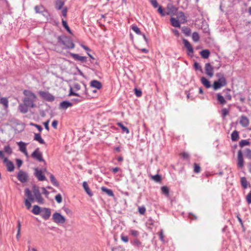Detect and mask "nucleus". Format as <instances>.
Masks as SVG:
<instances>
[{
    "instance_id": "obj_1",
    "label": "nucleus",
    "mask_w": 251,
    "mask_h": 251,
    "mask_svg": "<svg viewBox=\"0 0 251 251\" xmlns=\"http://www.w3.org/2000/svg\"><path fill=\"white\" fill-rule=\"evenodd\" d=\"M58 42L65 46L64 49H72L75 48V45L72 39L66 36H59L57 37Z\"/></svg>"
},
{
    "instance_id": "obj_2",
    "label": "nucleus",
    "mask_w": 251,
    "mask_h": 251,
    "mask_svg": "<svg viewBox=\"0 0 251 251\" xmlns=\"http://www.w3.org/2000/svg\"><path fill=\"white\" fill-rule=\"evenodd\" d=\"M25 195L27 197V199L25 200V204L27 209H29L31 207V202H33L35 201L34 198L32 194L31 191L26 188L25 189Z\"/></svg>"
},
{
    "instance_id": "obj_3",
    "label": "nucleus",
    "mask_w": 251,
    "mask_h": 251,
    "mask_svg": "<svg viewBox=\"0 0 251 251\" xmlns=\"http://www.w3.org/2000/svg\"><path fill=\"white\" fill-rule=\"evenodd\" d=\"M227 84V81L224 76L220 77L218 80L214 81L212 87L215 91H216L221 87L226 86Z\"/></svg>"
},
{
    "instance_id": "obj_4",
    "label": "nucleus",
    "mask_w": 251,
    "mask_h": 251,
    "mask_svg": "<svg viewBox=\"0 0 251 251\" xmlns=\"http://www.w3.org/2000/svg\"><path fill=\"white\" fill-rule=\"evenodd\" d=\"M40 97L48 102H52L55 100V97L48 91H39L38 92Z\"/></svg>"
},
{
    "instance_id": "obj_5",
    "label": "nucleus",
    "mask_w": 251,
    "mask_h": 251,
    "mask_svg": "<svg viewBox=\"0 0 251 251\" xmlns=\"http://www.w3.org/2000/svg\"><path fill=\"white\" fill-rule=\"evenodd\" d=\"M52 221L57 224H63L66 222L65 217L60 213L55 212L52 216Z\"/></svg>"
},
{
    "instance_id": "obj_6",
    "label": "nucleus",
    "mask_w": 251,
    "mask_h": 251,
    "mask_svg": "<svg viewBox=\"0 0 251 251\" xmlns=\"http://www.w3.org/2000/svg\"><path fill=\"white\" fill-rule=\"evenodd\" d=\"M17 179L22 183H26L29 178V175L26 172L20 170L17 174Z\"/></svg>"
},
{
    "instance_id": "obj_7",
    "label": "nucleus",
    "mask_w": 251,
    "mask_h": 251,
    "mask_svg": "<svg viewBox=\"0 0 251 251\" xmlns=\"http://www.w3.org/2000/svg\"><path fill=\"white\" fill-rule=\"evenodd\" d=\"M31 156L32 158L39 162H43L46 164L45 160L43 158L42 153L40 151L39 148H36L31 153Z\"/></svg>"
},
{
    "instance_id": "obj_8",
    "label": "nucleus",
    "mask_w": 251,
    "mask_h": 251,
    "mask_svg": "<svg viewBox=\"0 0 251 251\" xmlns=\"http://www.w3.org/2000/svg\"><path fill=\"white\" fill-rule=\"evenodd\" d=\"M34 175L38 179L39 181H42L46 180V177L44 175L42 169L35 168L34 169Z\"/></svg>"
},
{
    "instance_id": "obj_9",
    "label": "nucleus",
    "mask_w": 251,
    "mask_h": 251,
    "mask_svg": "<svg viewBox=\"0 0 251 251\" xmlns=\"http://www.w3.org/2000/svg\"><path fill=\"white\" fill-rule=\"evenodd\" d=\"M182 42L184 46V47L186 48V49L187 50V54L189 56H192L194 53V49L192 46V45L190 44V43L186 39L183 38L182 39Z\"/></svg>"
},
{
    "instance_id": "obj_10",
    "label": "nucleus",
    "mask_w": 251,
    "mask_h": 251,
    "mask_svg": "<svg viewBox=\"0 0 251 251\" xmlns=\"http://www.w3.org/2000/svg\"><path fill=\"white\" fill-rule=\"evenodd\" d=\"M70 55L73 58L75 61H79L81 63H85L87 61V57L86 56H80L78 54L69 52Z\"/></svg>"
},
{
    "instance_id": "obj_11",
    "label": "nucleus",
    "mask_w": 251,
    "mask_h": 251,
    "mask_svg": "<svg viewBox=\"0 0 251 251\" xmlns=\"http://www.w3.org/2000/svg\"><path fill=\"white\" fill-rule=\"evenodd\" d=\"M167 11L166 12V15L173 16L176 15L177 11V8L174 5L169 4L167 6Z\"/></svg>"
},
{
    "instance_id": "obj_12",
    "label": "nucleus",
    "mask_w": 251,
    "mask_h": 251,
    "mask_svg": "<svg viewBox=\"0 0 251 251\" xmlns=\"http://www.w3.org/2000/svg\"><path fill=\"white\" fill-rule=\"evenodd\" d=\"M237 166L240 168H242L244 166V161L243 154L241 150H239L237 154Z\"/></svg>"
},
{
    "instance_id": "obj_13",
    "label": "nucleus",
    "mask_w": 251,
    "mask_h": 251,
    "mask_svg": "<svg viewBox=\"0 0 251 251\" xmlns=\"http://www.w3.org/2000/svg\"><path fill=\"white\" fill-rule=\"evenodd\" d=\"M205 74L210 77H212L214 74L213 67L211 66L210 63H207L205 65Z\"/></svg>"
},
{
    "instance_id": "obj_14",
    "label": "nucleus",
    "mask_w": 251,
    "mask_h": 251,
    "mask_svg": "<svg viewBox=\"0 0 251 251\" xmlns=\"http://www.w3.org/2000/svg\"><path fill=\"white\" fill-rule=\"evenodd\" d=\"M41 215L42 217L45 220H47L49 219L51 215L50 209L49 208H43Z\"/></svg>"
},
{
    "instance_id": "obj_15",
    "label": "nucleus",
    "mask_w": 251,
    "mask_h": 251,
    "mask_svg": "<svg viewBox=\"0 0 251 251\" xmlns=\"http://www.w3.org/2000/svg\"><path fill=\"white\" fill-rule=\"evenodd\" d=\"M23 94L25 96L24 98L28 99H37L36 95L28 90H25L23 91Z\"/></svg>"
},
{
    "instance_id": "obj_16",
    "label": "nucleus",
    "mask_w": 251,
    "mask_h": 251,
    "mask_svg": "<svg viewBox=\"0 0 251 251\" xmlns=\"http://www.w3.org/2000/svg\"><path fill=\"white\" fill-rule=\"evenodd\" d=\"M36 100V99H28L24 98L23 101L25 104L26 105H27L29 107L33 108L36 107V104L34 103Z\"/></svg>"
},
{
    "instance_id": "obj_17",
    "label": "nucleus",
    "mask_w": 251,
    "mask_h": 251,
    "mask_svg": "<svg viewBox=\"0 0 251 251\" xmlns=\"http://www.w3.org/2000/svg\"><path fill=\"white\" fill-rule=\"evenodd\" d=\"M73 104L68 100H63L59 104V109H66L70 107H72Z\"/></svg>"
},
{
    "instance_id": "obj_18",
    "label": "nucleus",
    "mask_w": 251,
    "mask_h": 251,
    "mask_svg": "<svg viewBox=\"0 0 251 251\" xmlns=\"http://www.w3.org/2000/svg\"><path fill=\"white\" fill-rule=\"evenodd\" d=\"M34 10L36 13H46L47 14H49L48 10L43 5H36L34 7Z\"/></svg>"
},
{
    "instance_id": "obj_19",
    "label": "nucleus",
    "mask_w": 251,
    "mask_h": 251,
    "mask_svg": "<svg viewBox=\"0 0 251 251\" xmlns=\"http://www.w3.org/2000/svg\"><path fill=\"white\" fill-rule=\"evenodd\" d=\"M176 18L181 22V24H185L187 21L185 16L184 13L182 11H179L177 13Z\"/></svg>"
},
{
    "instance_id": "obj_20",
    "label": "nucleus",
    "mask_w": 251,
    "mask_h": 251,
    "mask_svg": "<svg viewBox=\"0 0 251 251\" xmlns=\"http://www.w3.org/2000/svg\"><path fill=\"white\" fill-rule=\"evenodd\" d=\"M90 86L92 88H95L100 90L102 88V85L100 81L97 80H93L90 82Z\"/></svg>"
},
{
    "instance_id": "obj_21",
    "label": "nucleus",
    "mask_w": 251,
    "mask_h": 251,
    "mask_svg": "<svg viewBox=\"0 0 251 251\" xmlns=\"http://www.w3.org/2000/svg\"><path fill=\"white\" fill-rule=\"evenodd\" d=\"M65 4V1L63 0H55L54 2V7L57 10H60L63 8Z\"/></svg>"
},
{
    "instance_id": "obj_22",
    "label": "nucleus",
    "mask_w": 251,
    "mask_h": 251,
    "mask_svg": "<svg viewBox=\"0 0 251 251\" xmlns=\"http://www.w3.org/2000/svg\"><path fill=\"white\" fill-rule=\"evenodd\" d=\"M34 199L39 204H43L45 202V200L42 197L40 191L34 194Z\"/></svg>"
},
{
    "instance_id": "obj_23",
    "label": "nucleus",
    "mask_w": 251,
    "mask_h": 251,
    "mask_svg": "<svg viewBox=\"0 0 251 251\" xmlns=\"http://www.w3.org/2000/svg\"><path fill=\"white\" fill-rule=\"evenodd\" d=\"M170 20L171 24L173 26L179 28H181V22L178 19L174 17H171Z\"/></svg>"
},
{
    "instance_id": "obj_24",
    "label": "nucleus",
    "mask_w": 251,
    "mask_h": 251,
    "mask_svg": "<svg viewBox=\"0 0 251 251\" xmlns=\"http://www.w3.org/2000/svg\"><path fill=\"white\" fill-rule=\"evenodd\" d=\"M201 83L206 88H209L211 87H212V85H211V84L210 81L204 76H202L201 78Z\"/></svg>"
},
{
    "instance_id": "obj_25",
    "label": "nucleus",
    "mask_w": 251,
    "mask_h": 251,
    "mask_svg": "<svg viewBox=\"0 0 251 251\" xmlns=\"http://www.w3.org/2000/svg\"><path fill=\"white\" fill-rule=\"evenodd\" d=\"M28 106L25 103H20L18 106V110L22 113H26L28 111Z\"/></svg>"
},
{
    "instance_id": "obj_26",
    "label": "nucleus",
    "mask_w": 251,
    "mask_h": 251,
    "mask_svg": "<svg viewBox=\"0 0 251 251\" xmlns=\"http://www.w3.org/2000/svg\"><path fill=\"white\" fill-rule=\"evenodd\" d=\"M82 186L83 189H84L85 192L89 197H92L93 195V193L92 192L91 189H90L87 182L86 181H84L82 183Z\"/></svg>"
},
{
    "instance_id": "obj_27",
    "label": "nucleus",
    "mask_w": 251,
    "mask_h": 251,
    "mask_svg": "<svg viewBox=\"0 0 251 251\" xmlns=\"http://www.w3.org/2000/svg\"><path fill=\"white\" fill-rule=\"evenodd\" d=\"M200 54L202 58L207 59L210 56V52L208 50L204 49L200 52Z\"/></svg>"
},
{
    "instance_id": "obj_28",
    "label": "nucleus",
    "mask_w": 251,
    "mask_h": 251,
    "mask_svg": "<svg viewBox=\"0 0 251 251\" xmlns=\"http://www.w3.org/2000/svg\"><path fill=\"white\" fill-rule=\"evenodd\" d=\"M216 97L217 100L220 104L223 105L226 103L225 98L221 95V93H217L216 94Z\"/></svg>"
},
{
    "instance_id": "obj_29",
    "label": "nucleus",
    "mask_w": 251,
    "mask_h": 251,
    "mask_svg": "<svg viewBox=\"0 0 251 251\" xmlns=\"http://www.w3.org/2000/svg\"><path fill=\"white\" fill-rule=\"evenodd\" d=\"M239 139V132L235 130L231 134V139L233 142H236Z\"/></svg>"
},
{
    "instance_id": "obj_30",
    "label": "nucleus",
    "mask_w": 251,
    "mask_h": 251,
    "mask_svg": "<svg viewBox=\"0 0 251 251\" xmlns=\"http://www.w3.org/2000/svg\"><path fill=\"white\" fill-rule=\"evenodd\" d=\"M17 144L19 146L20 151H21L22 152L25 151V150H26L27 144L22 141L18 142L17 143Z\"/></svg>"
},
{
    "instance_id": "obj_31",
    "label": "nucleus",
    "mask_w": 251,
    "mask_h": 251,
    "mask_svg": "<svg viewBox=\"0 0 251 251\" xmlns=\"http://www.w3.org/2000/svg\"><path fill=\"white\" fill-rule=\"evenodd\" d=\"M42 209L39 206L35 205L33 206L31 212L35 215H39L41 213Z\"/></svg>"
},
{
    "instance_id": "obj_32",
    "label": "nucleus",
    "mask_w": 251,
    "mask_h": 251,
    "mask_svg": "<svg viewBox=\"0 0 251 251\" xmlns=\"http://www.w3.org/2000/svg\"><path fill=\"white\" fill-rule=\"evenodd\" d=\"M249 121L248 119L245 116H242L240 121V124L243 126L246 127L249 125Z\"/></svg>"
},
{
    "instance_id": "obj_33",
    "label": "nucleus",
    "mask_w": 251,
    "mask_h": 251,
    "mask_svg": "<svg viewBox=\"0 0 251 251\" xmlns=\"http://www.w3.org/2000/svg\"><path fill=\"white\" fill-rule=\"evenodd\" d=\"M34 140L38 141L41 144H45V142L42 138L40 133H34Z\"/></svg>"
},
{
    "instance_id": "obj_34",
    "label": "nucleus",
    "mask_w": 251,
    "mask_h": 251,
    "mask_svg": "<svg viewBox=\"0 0 251 251\" xmlns=\"http://www.w3.org/2000/svg\"><path fill=\"white\" fill-rule=\"evenodd\" d=\"M101 190L103 192L105 193L109 196L112 197L114 196L113 191L111 189H108L105 187H102L101 188Z\"/></svg>"
},
{
    "instance_id": "obj_35",
    "label": "nucleus",
    "mask_w": 251,
    "mask_h": 251,
    "mask_svg": "<svg viewBox=\"0 0 251 251\" xmlns=\"http://www.w3.org/2000/svg\"><path fill=\"white\" fill-rule=\"evenodd\" d=\"M62 23L63 27L67 31V32L71 34H73L72 30L69 26L67 21L62 19Z\"/></svg>"
},
{
    "instance_id": "obj_36",
    "label": "nucleus",
    "mask_w": 251,
    "mask_h": 251,
    "mask_svg": "<svg viewBox=\"0 0 251 251\" xmlns=\"http://www.w3.org/2000/svg\"><path fill=\"white\" fill-rule=\"evenodd\" d=\"M182 32L186 36H189L191 35V29L188 26H182L180 28Z\"/></svg>"
},
{
    "instance_id": "obj_37",
    "label": "nucleus",
    "mask_w": 251,
    "mask_h": 251,
    "mask_svg": "<svg viewBox=\"0 0 251 251\" xmlns=\"http://www.w3.org/2000/svg\"><path fill=\"white\" fill-rule=\"evenodd\" d=\"M6 166L8 172H13L15 169V166L12 161L9 162L8 163H7Z\"/></svg>"
},
{
    "instance_id": "obj_38",
    "label": "nucleus",
    "mask_w": 251,
    "mask_h": 251,
    "mask_svg": "<svg viewBox=\"0 0 251 251\" xmlns=\"http://www.w3.org/2000/svg\"><path fill=\"white\" fill-rule=\"evenodd\" d=\"M240 182L241 186L244 189H246L248 187V182L245 177H242L241 178Z\"/></svg>"
},
{
    "instance_id": "obj_39",
    "label": "nucleus",
    "mask_w": 251,
    "mask_h": 251,
    "mask_svg": "<svg viewBox=\"0 0 251 251\" xmlns=\"http://www.w3.org/2000/svg\"><path fill=\"white\" fill-rule=\"evenodd\" d=\"M117 125L121 128L122 131L123 132H126V134H128L129 133V129H128V128L125 126L121 122H118L117 123Z\"/></svg>"
},
{
    "instance_id": "obj_40",
    "label": "nucleus",
    "mask_w": 251,
    "mask_h": 251,
    "mask_svg": "<svg viewBox=\"0 0 251 251\" xmlns=\"http://www.w3.org/2000/svg\"><path fill=\"white\" fill-rule=\"evenodd\" d=\"M151 179L156 182H160L162 180L161 176L156 174L154 176H151Z\"/></svg>"
},
{
    "instance_id": "obj_41",
    "label": "nucleus",
    "mask_w": 251,
    "mask_h": 251,
    "mask_svg": "<svg viewBox=\"0 0 251 251\" xmlns=\"http://www.w3.org/2000/svg\"><path fill=\"white\" fill-rule=\"evenodd\" d=\"M0 103L3 104L5 108H7L8 106V100L7 98L6 97L1 98L0 100Z\"/></svg>"
},
{
    "instance_id": "obj_42",
    "label": "nucleus",
    "mask_w": 251,
    "mask_h": 251,
    "mask_svg": "<svg viewBox=\"0 0 251 251\" xmlns=\"http://www.w3.org/2000/svg\"><path fill=\"white\" fill-rule=\"evenodd\" d=\"M157 8V12L162 17H164L166 15V12L162 6L159 5Z\"/></svg>"
},
{
    "instance_id": "obj_43",
    "label": "nucleus",
    "mask_w": 251,
    "mask_h": 251,
    "mask_svg": "<svg viewBox=\"0 0 251 251\" xmlns=\"http://www.w3.org/2000/svg\"><path fill=\"white\" fill-rule=\"evenodd\" d=\"M50 180L52 184L56 187H58L59 186V182L56 180L54 176L51 174L50 176Z\"/></svg>"
},
{
    "instance_id": "obj_44",
    "label": "nucleus",
    "mask_w": 251,
    "mask_h": 251,
    "mask_svg": "<svg viewBox=\"0 0 251 251\" xmlns=\"http://www.w3.org/2000/svg\"><path fill=\"white\" fill-rule=\"evenodd\" d=\"M251 144L250 142L247 140H241L239 142V146L241 148H243L246 146H249Z\"/></svg>"
},
{
    "instance_id": "obj_45",
    "label": "nucleus",
    "mask_w": 251,
    "mask_h": 251,
    "mask_svg": "<svg viewBox=\"0 0 251 251\" xmlns=\"http://www.w3.org/2000/svg\"><path fill=\"white\" fill-rule=\"evenodd\" d=\"M131 28L138 35H141L142 34V33L141 32V31H140V29H139V28H138L137 27V26L134 24V25H132L131 26Z\"/></svg>"
},
{
    "instance_id": "obj_46",
    "label": "nucleus",
    "mask_w": 251,
    "mask_h": 251,
    "mask_svg": "<svg viewBox=\"0 0 251 251\" xmlns=\"http://www.w3.org/2000/svg\"><path fill=\"white\" fill-rule=\"evenodd\" d=\"M193 67L196 71H200L201 73L203 72L201 67L198 62L195 61L193 64Z\"/></svg>"
},
{
    "instance_id": "obj_47",
    "label": "nucleus",
    "mask_w": 251,
    "mask_h": 251,
    "mask_svg": "<svg viewBox=\"0 0 251 251\" xmlns=\"http://www.w3.org/2000/svg\"><path fill=\"white\" fill-rule=\"evenodd\" d=\"M84 86L85 90H84V93L82 94V96H83L84 97L85 99L93 98V96H91L88 94V89H87L86 85L85 84H84Z\"/></svg>"
},
{
    "instance_id": "obj_48",
    "label": "nucleus",
    "mask_w": 251,
    "mask_h": 251,
    "mask_svg": "<svg viewBox=\"0 0 251 251\" xmlns=\"http://www.w3.org/2000/svg\"><path fill=\"white\" fill-rule=\"evenodd\" d=\"M192 37L193 40L195 42H197L199 41L200 40L199 34L197 32H194L193 33V34L192 35Z\"/></svg>"
},
{
    "instance_id": "obj_49",
    "label": "nucleus",
    "mask_w": 251,
    "mask_h": 251,
    "mask_svg": "<svg viewBox=\"0 0 251 251\" xmlns=\"http://www.w3.org/2000/svg\"><path fill=\"white\" fill-rule=\"evenodd\" d=\"M162 192L163 194L166 196H168L169 194V189L166 186H163L161 188Z\"/></svg>"
},
{
    "instance_id": "obj_50",
    "label": "nucleus",
    "mask_w": 251,
    "mask_h": 251,
    "mask_svg": "<svg viewBox=\"0 0 251 251\" xmlns=\"http://www.w3.org/2000/svg\"><path fill=\"white\" fill-rule=\"evenodd\" d=\"M200 171H201L200 166L198 164L195 163L194 164V172L195 173L197 174V173H200Z\"/></svg>"
},
{
    "instance_id": "obj_51",
    "label": "nucleus",
    "mask_w": 251,
    "mask_h": 251,
    "mask_svg": "<svg viewBox=\"0 0 251 251\" xmlns=\"http://www.w3.org/2000/svg\"><path fill=\"white\" fill-rule=\"evenodd\" d=\"M134 94L137 97H140L142 95V92L140 89L135 88L134 89Z\"/></svg>"
},
{
    "instance_id": "obj_52",
    "label": "nucleus",
    "mask_w": 251,
    "mask_h": 251,
    "mask_svg": "<svg viewBox=\"0 0 251 251\" xmlns=\"http://www.w3.org/2000/svg\"><path fill=\"white\" fill-rule=\"evenodd\" d=\"M68 96H74L80 97V95L78 93L75 92L73 91V88L71 86H70V89L69 93Z\"/></svg>"
},
{
    "instance_id": "obj_53",
    "label": "nucleus",
    "mask_w": 251,
    "mask_h": 251,
    "mask_svg": "<svg viewBox=\"0 0 251 251\" xmlns=\"http://www.w3.org/2000/svg\"><path fill=\"white\" fill-rule=\"evenodd\" d=\"M245 156L250 160H251V150L248 148L245 150Z\"/></svg>"
},
{
    "instance_id": "obj_54",
    "label": "nucleus",
    "mask_w": 251,
    "mask_h": 251,
    "mask_svg": "<svg viewBox=\"0 0 251 251\" xmlns=\"http://www.w3.org/2000/svg\"><path fill=\"white\" fill-rule=\"evenodd\" d=\"M4 151L8 153V154H10L12 152V151L10 146L8 145L7 146H5L4 148Z\"/></svg>"
},
{
    "instance_id": "obj_55",
    "label": "nucleus",
    "mask_w": 251,
    "mask_h": 251,
    "mask_svg": "<svg viewBox=\"0 0 251 251\" xmlns=\"http://www.w3.org/2000/svg\"><path fill=\"white\" fill-rule=\"evenodd\" d=\"M146 211V209L144 206H139L138 207V212L141 215H144Z\"/></svg>"
},
{
    "instance_id": "obj_56",
    "label": "nucleus",
    "mask_w": 251,
    "mask_h": 251,
    "mask_svg": "<svg viewBox=\"0 0 251 251\" xmlns=\"http://www.w3.org/2000/svg\"><path fill=\"white\" fill-rule=\"evenodd\" d=\"M55 200L58 203H60L62 201V197L60 194H58L55 196Z\"/></svg>"
},
{
    "instance_id": "obj_57",
    "label": "nucleus",
    "mask_w": 251,
    "mask_h": 251,
    "mask_svg": "<svg viewBox=\"0 0 251 251\" xmlns=\"http://www.w3.org/2000/svg\"><path fill=\"white\" fill-rule=\"evenodd\" d=\"M149 1L152 6L155 8H157L159 6L156 0H150Z\"/></svg>"
},
{
    "instance_id": "obj_58",
    "label": "nucleus",
    "mask_w": 251,
    "mask_h": 251,
    "mask_svg": "<svg viewBox=\"0 0 251 251\" xmlns=\"http://www.w3.org/2000/svg\"><path fill=\"white\" fill-rule=\"evenodd\" d=\"M62 209L63 210L66 212L67 214H68L69 216H72L73 214V212L71 209L69 208L66 207H63Z\"/></svg>"
},
{
    "instance_id": "obj_59",
    "label": "nucleus",
    "mask_w": 251,
    "mask_h": 251,
    "mask_svg": "<svg viewBox=\"0 0 251 251\" xmlns=\"http://www.w3.org/2000/svg\"><path fill=\"white\" fill-rule=\"evenodd\" d=\"M79 99H72V101H75V103H78L82 101L83 100L85 99V98L83 96H80Z\"/></svg>"
},
{
    "instance_id": "obj_60",
    "label": "nucleus",
    "mask_w": 251,
    "mask_h": 251,
    "mask_svg": "<svg viewBox=\"0 0 251 251\" xmlns=\"http://www.w3.org/2000/svg\"><path fill=\"white\" fill-rule=\"evenodd\" d=\"M15 160L17 167L20 168L23 163V160L19 158H17Z\"/></svg>"
},
{
    "instance_id": "obj_61",
    "label": "nucleus",
    "mask_w": 251,
    "mask_h": 251,
    "mask_svg": "<svg viewBox=\"0 0 251 251\" xmlns=\"http://www.w3.org/2000/svg\"><path fill=\"white\" fill-rule=\"evenodd\" d=\"M246 201L248 204L251 203V190L246 196Z\"/></svg>"
},
{
    "instance_id": "obj_62",
    "label": "nucleus",
    "mask_w": 251,
    "mask_h": 251,
    "mask_svg": "<svg viewBox=\"0 0 251 251\" xmlns=\"http://www.w3.org/2000/svg\"><path fill=\"white\" fill-rule=\"evenodd\" d=\"M62 9L61 11L62 15L64 17H66L68 10V8L67 7H64Z\"/></svg>"
},
{
    "instance_id": "obj_63",
    "label": "nucleus",
    "mask_w": 251,
    "mask_h": 251,
    "mask_svg": "<svg viewBox=\"0 0 251 251\" xmlns=\"http://www.w3.org/2000/svg\"><path fill=\"white\" fill-rule=\"evenodd\" d=\"M228 110L226 108H223L222 109V114L223 117H226L228 114Z\"/></svg>"
},
{
    "instance_id": "obj_64",
    "label": "nucleus",
    "mask_w": 251,
    "mask_h": 251,
    "mask_svg": "<svg viewBox=\"0 0 251 251\" xmlns=\"http://www.w3.org/2000/svg\"><path fill=\"white\" fill-rule=\"evenodd\" d=\"M112 251H125V249H124L121 247H118L116 248H113L112 249Z\"/></svg>"
}]
</instances>
